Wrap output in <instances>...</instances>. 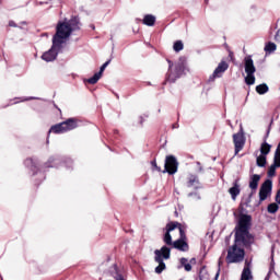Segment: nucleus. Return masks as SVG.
<instances>
[{
    "label": "nucleus",
    "mask_w": 280,
    "mask_h": 280,
    "mask_svg": "<svg viewBox=\"0 0 280 280\" xmlns=\"http://www.w3.org/2000/svg\"><path fill=\"white\" fill-rule=\"evenodd\" d=\"M185 228L178 222L168 223L166 225V233L164 235V242L167 246H172L182 253L189 250V245L185 241Z\"/></svg>",
    "instance_id": "nucleus-1"
},
{
    "label": "nucleus",
    "mask_w": 280,
    "mask_h": 280,
    "mask_svg": "<svg viewBox=\"0 0 280 280\" xmlns=\"http://www.w3.org/2000/svg\"><path fill=\"white\" fill-rule=\"evenodd\" d=\"M77 30H80V20L78 18L59 22L56 27V34L52 37L54 47H62Z\"/></svg>",
    "instance_id": "nucleus-2"
},
{
    "label": "nucleus",
    "mask_w": 280,
    "mask_h": 280,
    "mask_svg": "<svg viewBox=\"0 0 280 280\" xmlns=\"http://www.w3.org/2000/svg\"><path fill=\"white\" fill-rule=\"evenodd\" d=\"M248 226H250V217L243 214L238 220V229L236 230L235 237L236 244H253L255 238L248 233Z\"/></svg>",
    "instance_id": "nucleus-3"
},
{
    "label": "nucleus",
    "mask_w": 280,
    "mask_h": 280,
    "mask_svg": "<svg viewBox=\"0 0 280 280\" xmlns=\"http://www.w3.org/2000/svg\"><path fill=\"white\" fill-rule=\"evenodd\" d=\"M242 246H250V244L237 243V237H235L234 245L228 252V256H226L228 264H240V261H244L245 253Z\"/></svg>",
    "instance_id": "nucleus-4"
},
{
    "label": "nucleus",
    "mask_w": 280,
    "mask_h": 280,
    "mask_svg": "<svg viewBox=\"0 0 280 280\" xmlns=\"http://www.w3.org/2000/svg\"><path fill=\"white\" fill-rule=\"evenodd\" d=\"M154 255H155L154 259L156 264H159V266L155 268V272L156 275H161V272H163V270H165L166 268L163 259H170L172 255V249H170V247L167 246H163L161 247V249H155Z\"/></svg>",
    "instance_id": "nucleus-5"
},
{
    "label": "nucleus",
    "mask_w": 280,
    "mask_h": 280,
    "mask_svg": "<svg viewBox=\"0 0 280 280\" xmlns=\"http://www.w3.org/2000/svg\"><path fill=\"white\" fill-rule=\"evenodd\" d=\"M77 127H78V119L69 118L63 122L52 126L49 132H54L55 135H62L65 132H69L70 130H75Z\"/></svg>",
    "instance_id": "nucleus-6"
},
{
    "label": "nucleus",
    "mask_w": 280,
    "mask_h": 280,
    "mask_svg": "<svg viewBox=\"0 0 280 280\" xmlns=\"http://www.w3.org/2000/svg\"><path fill=\"white\" fill-rule=\"evenodd\" d=\"M244 62H245V73L247 74L245 77V82L248 85L255 84V71H257V69L255 68L253 58L250 56L245 57Z\"/></svg>",
    "instance_id": "nucleus-7"
},
{
    "label": "nucleus",
    "mask_w": 280,
    "mask_h": 280,
    "mask_svg": "<svg viewBox=\"0 0 280 280\" xmlns=\"http://www.w3.org/2000/svg\"><path fill=\"white\" fill-rule=\"evenodd\" d=\"M168 69H170V72H168V78L167 80L170 82H176V78H180V75L183 74V71H185V65L183 63H177L175 67H174V63H172V61L168 60Z\"/></svg>",
    "instance_id": "nucleus-8"
},
{
    "label": "nucleus",
    "mask_w": 280,
    "mask_h": 280,
    "mask_svg": "<svg viewBox=\"0 0 280 280\" xmlns=\"http://www.w3.org/2000/svg\"><path fill=\"white\" fill-rule=\"evenodd\" d=\"M163 172H167V174H176L178 172V162L174 155L166 156Z\"/></svg>",
    "instance_id": "nucleus-9"
},
{
    "label": "nucleus",
    "mask_w": 280,
    "mask_h": 280,
    "mask_svg": "<svg viewBox=\"0 0 280 280\" xmlns=\"http://www.w3.org/2000/svg\"><path fill=\"white\" fill-rule=\"evenodd\" d=\"M233 142L235 147V154H240V152L244 150V145H246V138H244V133L238 132L233 135Z\"/></svg>",
    "instance_id": "nucleus-10"
},
{
    "label": "nucleus",
    "mask_w": 280,
    "mask_h": 280,
    "mask_svg": "<svg viewBox=\"0 0 280 280\" xmlns=\"http://www.w3.org/2000/svg\"><path fill=\"white\" fill-rule=\"evenodd\" d=\"M229 69V63L226 61H221L218 67L214 69L212 75L209 78L210 82H213L215 78H222L224 75V72Z\"/></svg>",
    "instance_id": "nucleus-11"
},
{
    "label": "nucleus",
    "mask_w": 280,
    "mask_h": 280,
    "mask_svg": "<svg viewBox=\"0 0 280 280\" xmlns=\"http://www.w3.org/2000/svg\"><path fill=\"white\" fill-rule=\"evenodd\" d=\"M270 194H272V182L268 179L260 187V190H259L260 200H266V198H268Z\"/></svg>",
    "instance_id": "nucleus-12"
},
{
    "label": "nucleus",
    "mask_w": 280,
    "mask_h": 280,
    "mask_svg": "<svg viewBox=\"0 0 280 280\" xmlns=\"http://www.w3.org/2000/svg\"><path fill=\"white\" fill-rule=\"evenodd\" d=\"M60 49H62V47H54V43H52L51 48L48 51L44 52L42 58L46 62H51L58 56V51H60Z\"/></svg>",
    "instance_id": "nucleus-13"
},
{
    "label": "nucleus",
    "mask_w": 280,
    "mask_h": 280,
    "mask_svg": "<svg viewBox=\"0 0 280 280\" xmlns=\"http://www.w3.org/2000/svg\"><path fill=\"white\" fill-rule=\"evenodd\" d=\"M241 189L237 182L234 183V187H231L229 189V194L231 195L232 200H237V197L240 196Z\"/></svg>",
    "instance_id": "nucleus-14"
},
{
    "label": "nucleus",
    "mask_w": 280,
    "mask_h": 280,
    "mask_svg": "<svg viewBox=\"0 0 280 280\" xmlns=\"http://www.w3.org/2000/svg\"><path fill=\"white\" fill-rule=\"evenodd\" d=\"M241 280H253V272L250 271V267H248V265L244 267Z\"/></svg>",
    "instance_id": "nucleus-15"
},
{
    "label": "nucleus",
    "mask_w": 280,
    "mask_h": 280,
    "mask_svg": "<svg viewBox=\"0 0 280 280\" xmlns=\"http://www.w3.org/2000/svg\"><path fill=\"white\" fill-rule=\"evenodd\" d=\"M154 23H156V18L154 15H145L143 18V24L148 25L149 27H152L154 25Z\"/></svg>",
    "instance_id": "nucleus-16"
},
{
    "label": "nucleus",
    "mask_w": 280,
    "mask_h": 280,
    "mask_svg": "<svg viewBox=\"0 0 280 280\" xmlns=\"http://www.w3.org/2000/svg\"><path fill=\"white\" fill-rule=\"evenodd\" d=\"M260 178L261 177L259 175H253L252 176L250 182H249L250 189H257Z\"/></svg>",
    "instance_id": "nucleus-17"
},
{
    "label": "nucleus",
    "mask_w": 280,
    "mask_h": 280,
    "mask_svg": "<svg viewBox=\"0 0 280 280\" xmlns=\"http://www.w3.org/2000/svg\"><path fill=\"white\" fill-rule=\"evenodd\" d=\"M179 264L178 269L184 267L186 272H191V264L187 262V258H180Z\"/></svg>",
    "instance_id": "nucleus-18"
},
{
    "label": "nucleus",
    "mask_w": 280,
    "mask_h": 280,
    "mask_svg": "<svg viewBox=\"0 0 280 280\" xmlns=\"http://www.w3.org/2000/svg\"><path fill=\"white\" fill-rule=\"evenodd\" d=\"M256 93L259 95H266V93H268V85L266 83L257 85Z\"/></svg>",
    "instance_id": "nucleus-19"
},
{
    "label": "nucleus",
    "mask_w": 280,
    "mask_h": 280,
    "mask_svg": "<svg viewBox=\"0 0 280 280\" xmlns=\"http://www.w3.org/2000/svg\"><path fill=\"white\" fill-rule=\"evenodd\" d=\"M102 78V72H96L92 78L88 79L89 84H97Z\"/></svg>",
    "instance_id": "nucleus-20"
},
{
    "label": "nucleus",
    "mask_w": 280,
    "mask_h": 280,
    "mask_svg": "<svg viewBox=\"0 0 280 280\" xmlns=\"http://www.w3.org/2000/svg\"><path fill=\"white\" fill-rule=\"evenodd\" d=\"M270 144H268V142H264L262 144H261V147H260V152H261V154L262 155H267V154H269L270 153Z\"/></svg>",
    "instance_id": "nucleus-21"
},
{
    "label": "nucleus",
    "mask_w": 280,
    "mask_h": 280,
    "mask_svg": "<svg viewBox=\"0 0 280 280\" xmlns=\"http://www.w3.org/2000/svg\"><path fill=\"white\" fill-rule=\"evenodd\" d=\"M188 187H194V189H198V187H200V182H198L197 177H191L188 182Z\"/></svg>",
    "instance_id": "nucleus-22"
},
{
    "label": "nucleus",
    "mask_w": 280,
    "mask_h": 280,
    "mask_svg": "<svg viewBox=\"0 0 280 280\" xmlns=\"http://www.w3.org/2000/svg\"><path fill=\"white\" fill-rule=\"evenodd\" d=\"M265 51H267L268 54H272V51H277V44L275 43H268L265 46Z\"/></svg>",
    "instance_id": "nucleus-23"
},
{
    "label": "nucleus",
    "mask_w": 280,
    "mask_h": 280,
    "mask_svg": "<svg viewBox=\"0 0 280 280\" xmlns=\"http://www.w3.org/2000/svg\"><path fill=\"white\" fill-rule=\"evenodd\" d=\"M258 167H264L266 165V155H259L256 160Z\"/></svg>",
    "instance_id": "nucleus-24"
},
{
    "label": "nucleus",
    "mask_w": 280,
    "mask_h": 280,
    "mask_svg": "<svg viewBox=\"0 0 280 280\" xmlns=\"http://www.w3.org/2000/svg\"><path fill=\"white\" fill-rule=\"evenodd\" d=\"M173 49H174V51H183V49H184L183 42H180V40L175 42L173 45Z\"/></svg>",
    "instance_id": "nucleus-25"
},
{
    "label": "nucleus",
    "mask_w": 280,
    "mask_h": 280,
    "mask_svg": "<svg viewBox=\"0 0 280 280\" xmlns=\"http://www.w3.org/2000/svg\"><path fill=\"white\" fill-rule=\"evenodd\" d=\"M279 211V206L277 203H271L268 206L269 213H277Z\"/></svg>",
    "instance_id": "nucleus-26"
},
{
    "label": "nucleus",
    "mask_w": 280,
    "mask_h": 280,
    "mask_svg": "<svg viewBox=\"0 0 280 280\" xmlns=\"http://www.w3.org/2000/svg\"><path fill=\"white\" fill-rule=\"evenodd\" d=\"M108 65H110V60L106 61L100 69L98 73H101L103 75L104 71H106V67H108Z\"/></svg>",
    "instance_id": "nucleus-27"
},
{
    "label": "nucleus",
    "mask_w": 280,
    "mask_h": 280,
    "mask_svg": "<svg viewBox=\"0 0 280 280\" xmlns=\"http://www.w3.org/2000/svg\"><path fill=\"white\" fill-rule=\"evenodd\" d=\"M151 165H152L153 170L161 172V168L156 165V161L151 162Z\"/></svg>",
    "instance_id": "nucleus-28"
},
{
    "label": "nucleus",
    "mask_w": 280,
    "mask_h": 280,
    "mask_svg": "<svg viewBox=\"0 0 280 280\" xmlns=\"http://www.w3.org/2000/svg\"><path fill=\"white\" fill-rule=\"evenodd\" d=\"M27 100H31V98H22L21 102H27ZM20 101H15L14 104H19Z\"/></svg>",
    "instance_id": "nucleus-29"
},
{
    "label": "nucleus",
    "mask_w": 280,
    "mask_h": 280,
    "mask_svg": "<svg viewBox=\"0 0 280 280\" xmlns=\"http://www.w3.org/2000/svg\"><path fill=\"white\" fill-rule=\"evenodd\" d=\"M195 196H196L197 200H200V195L196 194Z\"/></svg>",
    "instance_id": "nucleus-30"
},
{
    "label": "nucleus",
    "mask_w": 280,
    "mask_h": 280,
    "mask_svg": "<svg viewBox=\"0 0 280 280\" xmlns=\"http://www.w3.org/2000/svg\"><path fill=\"white\" fill-rule=\"evenodd\" d=\"M10 26H11V27H14V23H13V22H10Z\"/></svg>",
    "instance_id": "nucleus-31"
}]
</instances>
